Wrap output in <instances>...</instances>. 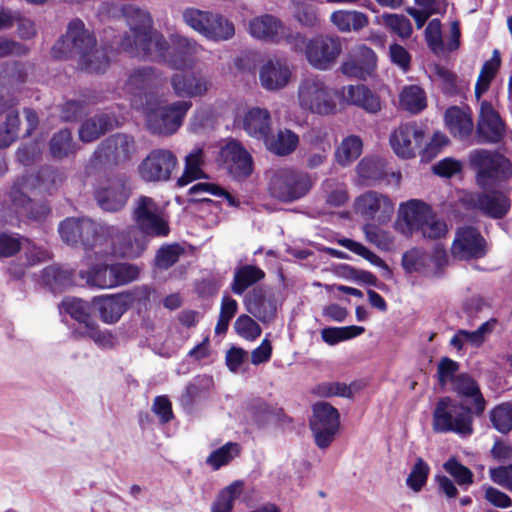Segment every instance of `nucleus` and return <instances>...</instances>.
Listing matches in <instances>:
<instances>
[{"label": "nucleus", "instance_id": "4468645a", "mask_svg": "<svg viewBox=\"0 0 512 512\" xmlns=\"http://www.w3.org/2000/svg\"><path fill=\"white\" fill-rule=\"evenodd\" d=\"M342 50L343 43L339 36L319 34L308 40L306 60L313 68L327 71L337 62Z\"/></svg>", "mask_w": 512, "mask_h": 512}, {"label": "nucleus", "instance_id": "49530a36", "mask_svg": "<svg viewBox=\"0 0 512 512\" xmlns=\"http://www.w3.org/2000/svg\"><path fill=\"white\" fill-rule=\"evenodd\" d=\"M77 145L73 141L70 130L63 129L55 133L49 143V152L55 159H63L74 154Z\"/></svg>", "mask_w": 512, "mask_h": 512}, {"label": "nucleus", "instance_id": "c756f323", "mask_svg": "<svg viewBox=\"0 0 512 512\" xmlns=\"http://www.w3.org/2000/svg\"><path fill=\"white\" fill-rule=\"evenodd\" d=\"M497 323V318H490L482 323L475 331L459 329L450 339V345L457 351H461L464 348V341H467L472 346L479 348L484 344L487 336L494 331Z\"/></svg>", "mask_w": 512, "mask_h": 512}, {"label": "nucleus", "instance_id": "a18cd8bd", "mask_svg": "<svg viewBox=\"0 0 512 512\" xmlns=\"http://www.w3.org/2000/svg\"><path fill=\"white\" fill-rule=\"evenodd\" d=\"M265 277V272L257 266L245 265L237 270L234 281L231 286L235 294L241 295L248 287L261 281Z\"/></svg>", "mask_w": 512, "mask_h": 512}, {"label": "nucleus", "instance_id": "69168bd1", "mask_svg": "<svg viewBox=\"0 0 512 512\" xmlns=\"http://www.w3.org/2000/svg\"><path fill=\"white\" fill-rule=\"evenodd\" d=\"M234 328L238 335L246 340H255L261 335L262 329L259 324L248 315L239 316L235 323Z\"/></svg>", "mask_w": 512, "mask_h": 512}, {"label": "nucleus", "instance_id": "052dcab7", "mask_svg": "<svg viewBox=\"0 0 512 512\" xmlns=\"http://www.w3.org/2000/svg\"><path fill=\"white\" fill-rule=\"evenodd\" d=\"M430 473L429 465L418 457L406 479L407 486L414 492H419L426 485Z\"/></svg>", "mask_w": 512, "mask_h": 512}, {"label": "nucleus", "instance_id": "bb28decb", "mask_svg": "<svg viewBox=\"0 0 512 512\" xmlns=\"http://www.w3.org/2000/svg\"><path fill=\"white\" fill-rule=\"evenodd\" d=\"M132 301L133 298L130 294L120 293L95 297L93 304L104 323L114 324L125 313Z\"/></svg>", "mask_w": 512, "mask_h": 512}, {"label": "nucleus", "instance_id": "ea45409f", "mask_svg": "<svg viewBox=\"0 0 512 512\" xmlns=\"http://www.w3.org/2000/svg\"><path fill=\"white\" fill-rule=\"evenodd\" d=\"M113 126V119L108 113L97 114L85 120L79 129L81 141L89 143L98 139Z\"/></svg>", "mask_w": 512, "mask_h": 512}, {"label": "nucleus", "instance_id": "f704fd0d", "mask_svg": "<svg viewBox=\"0 0 512 512\" xmlns=\"http://www.w3.org/2000/svg\"><path fill=\"white\" fill-rule=\"evenodd\" d=\"M330 22L341 33L359 32L369 24V17L357 10L340 9L331 13Z\"/></svg>", "mask_w": 512, "mask_h": 512}, {"label": "nucleus", "instance_id": "ddd939ff", "mask_svg": "<svg viewBox=\"0 0 512 512\" xmlns=\"http://www.w3.org/2000/svg\"><path fill=\"white\" fill-rule=\"evenodd\" d=\"M312 413L309 426L314 434L315 444L320 449H326L332 444L339 430L340 414L327 402L313 404Z\"/></svg>", "mask_w": 512, "mask_h": 512}, {"label": "nucleus", "instance_id": "39448f33", "mask_svg": "<svg viewBox=\"0 0 512 512\" xmlns=\"http://www.w3.org/2000/svg\"><path fill=\"white\" fill-rule=\"evenodd\" d=\"M314 185L311 175L295 168H281L273 173L268 184L272 198L292 203L304 198Z\"/></svg>", "mask_w": 512, "mask_h": 512}, {"label": "nucleus", "instance_id": "393cba45", "mask_svg": "<svg viewBox=\"0 0 512 512\" xmlns=\"http://www.w3.org/2000/svg\"><path fill=\"white\" fill-rule=\"evenodd\" d=\"M229 174L236 180H243L253 172V159L241 142L236 139H226V163Z\"/></svg>", "mask_w": 512, "mask_h": 512}, {"label": "nucleus", "instance_id": "7c9ffc66", "mask_svg": "<svg viewBox=\"0 0 512 512\" xmlns=\"http://www.w3.org/2000/svg\"><path fill=\"white\" fill-rule=\"evenodd\" d=\"M243 129L248 135L263 140L271 132V115L265 108L253 107L243 118Z\"/></svg>", "mask_w": 512, "mask_h": 512}, {"label": "nucleus", "instance_id": "f3484780", "mask_svg": "<svg viewBox=\"0 0 512 512\" xmlns=\"http://www.w3.org/2000/svg\"><path fill=\"white\" fill-rule=\"evenodd\" d=\"M475 136L477 144H498L506 136V124L489 101L480 104Z\"/></svg>", "mask_w": 512, "mask_h": 512}, {"label": "nucleus", "instance_id": "3c124183", "mask_svg": "<svg viewBox=\"0 0 512 512\" xmlns=\"http://www.w3.org/2000/svg\"><path fill=\"white\" fill-rule=\"evenodd\" d=\"M62 308L79 323L76 333L84 329L93 320L90 316L89 304L78 298H66L62 301Z\"/></svg>", "mask_w": 512, "mask_h": 512}, {"label": "nucleus", "instance_id": "aec40b11", "mask_svg": "<svg viewBox=\"0 0 512 512\" xmlns=\"http://www.w3.org/2000/svg\"><path fill=\"white\" fill-rule=\"evenodd\" d=\"M159 76L151 67L132 70L123 86V91L130 96L131 105L135 109L143 108L153 91Z\"/></svg>", "mask_w": 512, "mask_h": 512}, {"label": "nucleus", "instance_id": "338daca9", "mask_svg": "<svg viewBox=\"0 0 512 512\" xmlns=\"http://www.w3.org/2000/svg\"><path fill=\"white\" fill-rule=\"evenodd\" d=\"M312 393L319 397H350L352 392L349 386L340 382H323L312 389Z\"/></svg>", "mask_w": 512, "mask_h": 512}, {"label": "nucleus", "instance_id": "09e8293b", "mask_svg": "<svg viewBox=\"0 0 512 512\" xmlns=\"http://www.w3.org/2000/svg\"><path fill=\"white\" fill-rule=\"evenodd\" d=\"M501 64V57L498 50H494L492 59L486 61L479 73L475 85V97L480 99L481 96L489 89L490 83L495 77Z\"/></svg>", "mask_w": 512, "mask_h": 512}, {"label": "nucleus", "instance_id": "b1692460", "mask_svg": "<svg viewBox=\"0 0 512 512\" xmlns=\"http://www.w3.org/2000/svg\"><path fill=\"white\" fill-rule=\"evenodd\" d=\"M183 20L208 39L218 40L223 36L222 18L219 15L188 8L183 12Z\"/></svg>", "mask_w": 512, "mask_h": 512}, {"label": "nucleus", "instance_id": "cd10ccee", "mask_svg": "<svg viewBox=\"0 0 512 512\" xmlns=\"http://www.w3.org/2000/svg\"><path fill=\"white\" fill-rule=\"evenodd\" d=\"M286 27L281 19L271 14L253 18L249 24L250 34L257 39L279 44L283 39Z\"/></svg>", "mask_w": 512, "mask_h": 512}, {"label": "nucleus", "instance_id": "4d7b16f0", "mask_svg": "<svg viewBox=\"0 0 512 512\" xmlns=\"http://www.w3.org/2000/svg\"><path fill=\"white\" fill-rule=\"evenodd\" d=\"M19 116L15 110H8L6 119L0 125V148L10 146L18 137Z\"/></svg>", "mask_w": 512, "mask_h": 512}, {"label": "nucleus", "instance_id": "1a4fd4ad", "mask_svg": "<svg viewBox=\"0 0 512 512\" xmlns=\"http://www.w3.org/2000/svg\"><path fill=\"white\" fill-rule=\"evenodd\" d=\"M132 219L146 236L166 237L170 232L164 209L151 197L142 195L134 201Z\"/></svg>", "mask_w": 512, "mask_h": 512}, {"label": "nucleus", "instance_id": "8fccbe9b", "mask_svg": "<svg viewBox=\"0 0 512 512\" xmlns=\"http://www.w3.org/2000/svg\"><path fill=\"white\" fill-rule=\"evenodd\" d=\"M365 332L363 326L326 327L321 331L322 340L328 345H336L342 341L350 340Z\"/></svg>", "mask_w": 512, "mask_h": 512}, {"label": "nucleus", "instance_id": "4be33fe9", "mask_svg": "<svg viewBox=\"0 0 512 512\" xmlns=\"http://www.w3.org/2000/svg\"><path fill=\"white\" fill-rule=\"evenodd\" d=\"M425 134L416 123L401 124L390 136L393 151L401 158L415 157L416 149L422 147Z\"/></svg>", "mask_w": 512, "mask_h": 512}, {"label": "nucleus", "instance_id": "f257e3e1", "mask_svg": "<svg viewBox=\"0 0 512 512\" xmlns=\"http://www.w3.org/2000/svg\"><path fill=\"white\" fill-rule=\"evenodd\" d=\"M122 15L129 26L119 41L122 50L133 57L168 62L175 69H185L192 64L193 56L199 52V46L192 40L179 34L172 35L174 55L168 57V43L165 38L152 29L150 14L133 4L124 5Z\"/></svg>", "mask_w": 512, "mask_h": 512}, {"label": "nucleus", "instance_id": "2f4dec72", "mask_svg": "<svg viewBox=\"0 0 512 512\" xmlns=\"http://www.w3.org/2000/svg\"><path fill=\"white\" fill-rule=\"evenodd\" d=\"M454 391L461 397L472 398L474 414L480 416L485 411L486 401L475 379L467 373L458 374L453 382Z\"/></svg>", "mask_w": 512, "mask_h": 512}, {"label": "nucleus", "instance_id": "7ed1b4c3", "mask_svg": "<svg viewBox=\"0 0 512 512\" xmlns=\"http://www.w3.org/2000/svg\"><path fill=\"white\" fill-rule=\"evenodd\" d=\"M471 407L454 401L449 396L441 397L432 415V429L435 433H456L462 436L473 433Z\"/></svg>", "mask_w": 512, "mask_h": 512}, {"label": "nucleus", "instance_id": "a19ab883", "mask_svg": "<svg viewBox=\"0 0 512 512\" xmlns=\"http://www.w3.org/2000/svg\"><path fill=\"white\" fill-rule=\"evenodd\" d=\"M293 18L303 27L315 28L320 24L318 7L312 0H290Z\"/></svg>", "mask_w": 512, "mask_h": 512}, {"label": "nucleus", "instance_id": "13d9d810", "mask_svg": "<svg viewBox=\"0 0 512 512\" xmlns=\"http://www.w3.org/2000/svg\"><path fill=\"white\" fill-rule=\"evenodd\" d=\"M213 384V379L210 376H197L187 385L181 397V402L185 405L192 404L197 397L209 391L213 387Z\"/></svg>", "mask_w": 512, "mask_h": 512}, {"label": "nucleus", "instance_id": "423d86ee", "mask_svg": "<svg viewBox=\"0 0 512 512\" xmlns=\"http://www.w3.org/2000/svg\"><path fill=\"white\" fill-rule=\"evenodd\" d=\"M111 228V233H101L100 253H109L115 257L134 259L140 257L147 247L146 235L136 227H128L120 230L113 225H105Z\"/></svg>", "mask_w": 512, "mask_h": 512}, {"label": "nucleus", "instance_id": "f8f14e48", "mask_svg": "<svg viewBox=\"0 0 512 512\" xmlns=\"http://www.w3.org/2000/svg\"><path fill=\"white\" fill-rule=\"evenodd\" d=\"M460 203L465 210L480 212L491 219H502L511 209L510 198L500 190L466 192Z\"/></svg>", "mask_w": 512, "mask_h": 512}, {"label": "nucleus", "instance_id": "6e6552de", "mask_svg": "<svg viewBox=\"0 0 512 512\" xmlns=\"http://www.w3.org/2000/svg\"><path fill=\"white\" fill-rule=\"evenodd\" d=\"M61 239L68 245H81L86 250H93L101 246V233H111V228L105 224L97 223L89 218H67L59 224Z\"/></svg>", "mask_w": 512, "mask_h": 512}, {"label": "nucleus", "instance_id": "680f3d73", "mask_svg": "<svg viewBox=\"0 0 512 512\" xmlns=\"http://www.w3.org/2000/svg\"><path fill=\"white\" fill-rule=\"evenodd\" d=\"M383 24L394 34L406 39L413 32V27L409 18L399 14H383Z\"/></svg>", "mask_w": 512, "mask_h": 512}, {"label": "nucleus", "instance_id": "4c0bfd02", "mask_svg": "<svg viewBox=\"0 0 512 512\" xmlns=\"http://www.w3.org/2000/svg\"><path fill=\"white\" fill-rule=\"evenodd\" d=\"M204 163L203 150L201 148H194L184 159V170L177 179V185L184 187L193 181L206 178L207 176L203 170Z\"/></svg>", "mask_w": 512, "mask_h": 512}, {"label": "nucleus", "instance_id": "bf43d9fd", "mask_svg": "<svg viewBox=\"0 0 512 512\" xmlns=\"http://www.w3.org/2000/svg\"><path fill=\"white\" fill-rule=\"evenodd\" d=\"M226 367L235 374H244L249 370V355L241 347L231 346L226 350Z\"/></svg>", "mask_w": 512, "mask_h": 512}, {"label": "nucleus", "instance_id": "6ab92c4d", "mask_svg": "<svg viewBox=\"0 0 512 512\" xmlns=\"http://www.w3.org/2000/svg\"><path fill=\"white\" fill-rule=\"evenodd\" d=\"M452 255L459 260H476L487 254V242L473 226L459 227L451 246Z\"/></svg>", "mask_w": 512, "mask_h": 512}, {"label": "nucleus", "instance_id": "e2e57ef3", "mask_svg": "<svg viewBox=\"0 0 512 512\" xmlns=\"http://www.w3.org/2000/svg\"><path fill=\"white\" fill-rule=\"evenodd\" d=\"M435 74L441 80V91L444 95L453 97L460 93L458 77L455 72L442 65H436Z\"/></svg>", "mask_w": 512, "mask_h": 512}, {"label": "nucleus", "instance_id": "0eeeda50", "mask_svg": "<svg viewBox=\"0 0 512 512\" xmlns=\"http://www.w3.org/2000/svg\"><path fill=\"white\" fill-rule=\"evenodd\" d=\"M297 99L301 109L318 115H330L336 110L332 89L319 76H309L301 80Z\"/></svg>", "mask_w": 512, "mask_h": 512}, {"label": "nucleus", "instance_id": "473e14b6", "mask_svg": "<svg viewBox=\"0 0 512 512\" xmlns=\"http://www.w3.org/2000/svg\"><path fill=\"white\" fill-rule=\"evenodd\" d=\"M299 141V135L287 128L279 129L274 135L270 132L264 139L267 150L280 157L291 155Z\"/></svg>", "mask_w": 512, "mask_h": 512}, {"label": "nucleus", "instance_id": "58836bf2", "mask_svg": "<svg viewBox=\"0 0 512 512\" xmlns=\"http://www.w3.org/2000/svg\"><path fill=\"white\" fill-rule=\"evenodd\" d=\"M79 276L89 286L106 289L116 287L114 265L104 263L91 266L88 270H82Z\"/></svg>", "mask_w": 512, "mask_h": 512}, {"label": "nucleus", "instance_id": "864d4df0", "mask_svg": "<svg viewBox=\"0 0 512 512\" xmlns=\"http://www.w3.org/2000/svg\"><path fill=\"white\" fill-rule=\"evenodd\" d=\"M400 101L402 106L413 114L421 112L427 106L425 91L417 85L405 87L400 95Z\"/></svg>", "mask_w": 512, "mask_h": 512}, {"label": "nucleus", "instance_id": "72a5a7b5", "mask_svg": "<svg viewBox=\"0 0 512 512\" xmlns=\"http://www.w3.org/2000/svg\"><path fill=\"white\" fill-rule=\"evenodd\" d=\"M345 100L371 114L381 110L380 97L363 84L349 85L346 89Z\"/></svg>", "mask_w": 512, "mask_h": 512}, {"label": "nucleus", "instance_id": "5fc2aeb1", "mask_svg": "<svg viewBox=\"0 0 512 512\" xmlns=\"http://www.w3.org/2000/svg\"><path fill=\"white\" fill-rule=\"evenodd\" d=\"M443 469L455 480L460 487L465 489L474 483L473 472L463 465L456 457H450L443 464Z\"/></svg>", "mask_w": 512, "mask_h": 512}, {"label": "nucleus", "instance_id": "c03bdc74", "mask_svg": "<svg viewBox=\"0 0 512 512\" xmlns=\"http://www.w3.org/2000/svg\"><path fill=\"white\" fill-rule=\"evenodd\" d=\"M356 170L360 178L373 182L382 181L388 175L385 160L375 156L364 157L358 163Z\"/></svg>", "mask_w": 512, "mask_h": 512}, {"label": "nucleus", "instance_id": "9d476101", "mask_svg": "<svg viewBox=\"0 0 512 512\" xmlns=\"http://www.w3.org/2000/svg\"><path fill=\"white\" fill-rule=\"evenodd\" d=\"M97 45V41L82 20L73 19L68 23L65 35H63L52 47V55L55 58L63 59L86 57Z\"/></svg>", "mask_w": 512, "mask_h": 512}, {"label": "nucleus", "instance_id": "79ce46f5", "mask_svg": "<svg viewBox=\"0 0 512 512\" xmlns=\"http://www.w3.org/2000/svg\"><path fill=\"white\" fill-rule=\"evenodd\" d=\"M172 86L179 96H197L208 90L209 83L193 75L177 74L172 78Z\"/></svg>", "mask_w": 512, "mask_h": 512}, {"label": "nucleus", "instance_id": "5701e85b", "mask_svg": "<svg viewBox=\"0 0 512 512\" xmlns=\"http://www.w3.org/2000/svg\"><path fill=\"white\" fill-rule=\"evenodd\" d=\"M377 66V55L374 50L366 45L356 48L340 66V72L350 78L366 80Z\"/></svg>", "mask_w": 512, "mask_h": 512}, {"label": "nucleus", "instance_id": "c9c22d12", "mask_svg": "<svg viewBox=\"0 0 512 512\" xmlns=\"http://www.w3.org/2000/svg\"><path fill=\"white\" fill-rule=\"evenodd\" d=\"M445 121L455 137L464 140L472 135L474 124L470 112L458 106H451L445 112Z\"/></svg>", "mask_w": 512, "mask_h": 512}, {"label": "nucleus", "instance_id": "dca6fc26", "mask_svg": "<svg viewBox=\"0 0 512 512\" xmlns=\"http://www.w3.org/2000/svg\"><path fill=\"white\" fill-rule=\"evenodd\" d=\"M177 163L171 151L154 149L139 164L138 174L145 182L168 181Z\"/></svg>", "mask_w": 512, "mask_h": 512}, {"label": "nucleus", "instance_id": "6e6d98bb", "mask_svg": "<svg viewBox=\"0 0 512 512\" xmlns=\"http://www.w3.org/2000/svg\"><path fill=\"white\" fill-rule=\"evenodd\" d=\"M490 421L493 427L502 434L512 430V403L504 402L490 411Z\"/></svg>", "mask_w": 512, "mask_h": 512}, {"label": "nucleus", "instance_id": "f03ea898", "mask_svg": "<svg viewBox=\"0 0 512 512\" xmlns=\"http://www.w3.org/2000/svg\"><path fill=\"white\" fill-rule=\"evenodd\" d=\"M479 188L488 190L507 182L512 177V162L497 150L475 149L468 156Z\"/></svg>", "mask_w": 512, "mask_h": 512}, {"label": "nucleus", "instance_id": "a211bd4d", "mask_svg": "<svg viewBox=\"0 0 512 512\" xmlns=\"http://www.w3.org/2000/svg\"><path fill=\"white\" fill-rule=\"evenodd\" d=\"M355 212L368 221L378 224L389 222L394 214V203L384 194L367 191L358 196L354 203Z\"/></svg>", "mask_w": 512, "mask_h": 512}, {"label": "nucleus", "instance_id": "c85d7f7f", "mask_svg": "<svg viewBox=\"0 0 512 512\" xmlns=\"http://www.w3.org/2000/svg\"><path fill=\"white\" fill-rule=\"evenodd\" d=\"M290 76L291 71L282 60H268L259 72L261 85L267 90H279L285 87Z\"/></svg>", "mask_w": 512, "mask_h": 512}, {"label": "nucleus", "instance_id": "603ef678", "mask_svg": "<svg viewBox=\"0 0 512 512\" xmlns=\"http://www.w3.org/2000/svg\"><path fill=\"white\" fill-rule=\"evenodd\" d=\"M401 264L406 273H425L430 265V255L423 250L413 248L402 255Z\"/></svg>", "mask_w": 512, "mask_h": 512}, {"label": "nucleus", "instance_id": "774afa93", "mask_svg": "<svg viewBox=\"0 0 512 512\" xmlns=\"http://www.w3.org/2000/svg\"><path fill=\"white\" fill-rule=\"evenodd\" d=\"M188 195L191 197V201L206 202L209 201V195L222 196L224 190L213 183H197L189 188Z\"/></svg>", "mask_w": 512, "mask_h": 512}, {"label": "nucleus", "instance_id": "2eb2a0df", "mask_svg": "<svg viewBox=\"0 0 512 512\" xmlns=\"http://www.w3.org/2000/svg\"><path fill=\"white\" fill-rule=\"evenodd\" d=\"M136 153L133 137L117 133L104 140L94 153L97 163L102 165H120L131 160Z\"/></svg>", "mask_w": 512, "mask_h": 512}, {"label": "nucleus", "instance_id": "412c9836", "mask_svg": "<svg viewBox=\"0 0 512 512\" xmlns=\"http://www.w3.org/2000/svg\"><path fill=\"white\" fill-rule=\"evenodd\" d=\"M131 191L130 178L122 174L111 179L106 187L100 188L96 199L103 210L117 212L126 205Z\"/></svg>", "mask_w": 512, "mask_h": 512}, {"label": "nucleus", "instance_id": "20e7f679", "mask_svg": "<svg viewBox=\"0 0 512 512\" xmlns=\"http://www.w3.org/2000/svg\"><path fill=\"white\" fill-rule=\"evenodd\" d=\"M190 107L189 101H178L166 105L158 95L150 94L149 100H146L143 108L138 110L145 112L148 127L153 133L170 135L178 130Z\"/></svg>", "mask_w": 512, "mask_h": 512}, {"label": "nucleus", "instance_id": "a878e982", "mask_svg": "<svg viewBox=\"0 0 512 512\" xmlns=\"http://www.w3.org/2000/svg\"><path fill=\"white\" fill-rule=\"evenodd\" d=\"M246 310L260 322L271 323L277 314L274 297L261 287H254L245 297Z\"/></svg>", "mask_w": 512, "mask_h": 512}, {"label": "nucleus", "instance_id": "0e129e2a", "mask_svg": "<svg viewBox=\"0 0 512 512\" xmlns=\"http://www.w3.org/2000/svg\"><path fill=\"white\" fill-rule=\"evenodd\" d=\"M339 244L348 249L349 251L363 257L364 259H366L375 266L387 267L385 261L381 257L370 251L360 242L354 241L349 238H343L339 240Z\"/></svg>", "mask_w": 512, "mask_h": 512}, {"label": "nucleus", "instance_id": "de8ad7c7", "mask_svg": "<svg viewBox=\"0 0 512 512\" xmlns=\"http://www.w3.org/2000/svg\"><path fill=\"white\" fill-rule=\"evenodd\" d=\"M78 63L80 68L86 72H104L110 63L108 50L105 47H98L96 45L91 52L86 54V57L79 59Z\"/></svg>", "mask_w": 512, "mask_h": 512}, {"label": "nucleus", "instance_id": "e433bc0d", "mask_svg": "<svg viewBox=\"0 0 512 512\" xmlns=\"http://www.w3.org/2000/svg\"><path fill=\"white\" fill-rule=\"evenodd\" d=\"M433 212L430 205L418 199H411L402 206L403 219L411 232L420 231Z\"/></svg>", "mask_w": 512, "mask_h": 512}, {"label": "nucleus", "instance_id": "9b49d317", "mask_svg": "<svg viewBox=\"0 0 512 512\" xmlns=\"http://www.w3.org/2000/svg\"><path fill=\"white\" fill-rule=\"evenodd\" d=\"M56 180L61 181V175L54 171L44 170L39 177L33 175L23 176L18 179L11 188L10 199L18 212L28 215L31 218H39L48 211L46 207H41V212H34L33 204L28 192L36 187L37 182H41L46 188L54 185Z\"/></svg>", "mask_w": 512, "mask_h": 512}, {"label": "nucleus", "instance_id": "37998d69", "mask_svg": "<svg viewBox=\"0 0 512 512\" xmlns=\"http://www.w3.org/2000/svg\"><path fill=\"white\" fill-rule=\"evenodd\" d=\"M362 150V139L357 135H349L336 148L335 160L340 166H348L359 158Z\"/></svg>", "mask_w": 512, "mask_h": 512}]
</instances>
